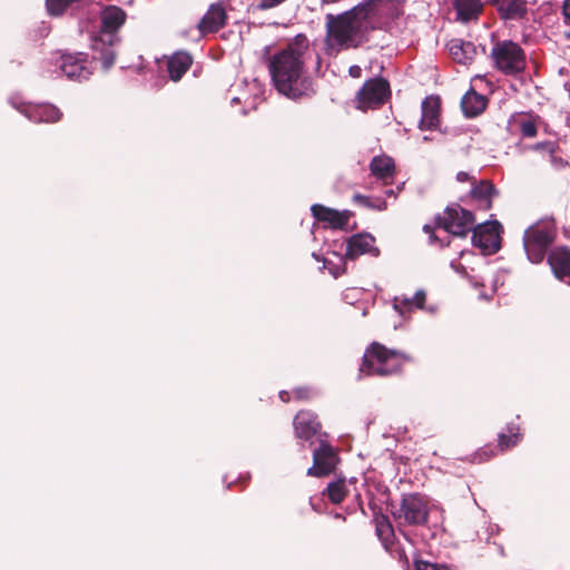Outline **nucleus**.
I'll return each mask as SVG.
<instances>
[{
    "label": "nucleus",
    "instance_id": "45",
    "mask_svg": "<svg viewBox=\"0 0 570 570\" xmlns=\"http://www.w3.org/2000/svg\"><path fill=\"white\" fill-rule=\"evenodd\" d=\"M357 499H358V501H360V502H358L360 508H361L362 512L364 513V509H363V507H362V501H361V495H360V494L357 495Z\"/></svg>",
    "mask_w": 570,
    "mask_h": 570
},
{
    "label": "nucleus",
    "instance_id": "43",
    "mask_svg": "<svg viewBox=\"0 0 570 570\" xmlns=\"http://www.w3.org/2000/svg\"><path fill=\"white\" fill-rule=\"evenodd\" d=\"M563 14L570 21V0H566L563 3Z\"/></svg>",
    "mask_w": 570,
    "mask_h": 570
},
{
    "label": "nucleus",
    "instance_id": "33",
    "mask_svg": "<svg viewBox=\"0 0 570 570\" xmlns=\"http://www.w3.org/2000/svg\"><path fill=\"white\" fill-rule=\"evenodd\" d=\"M394 308L403 314L405 312H411L415 306L412 297L402 295L394 298Z\"/></svg>",
    "mask_w": 570,
    "mask_h": 570
},
{
    "label": "nucleus",
    "instance_id": "26",
    "mask_svg": "<svg viewBox=\"0 0 570 570\" xmlns=\"http://www.w3.org/2000/svg\"><path fill=\"white\" fill-rule=\"evenodd\" d=\"M454 7L459 19L464 22L478 19L483 9L481 0H454Z\"/></svg>",
    "mask_w": 570,
    "mask_h": 570
},
{
    "label": "nucleus",
    "instance_id": "32",
    "mask_svg": "<svg viewBox=\"0 0 570 570\" xmlns=\"http://www.w3.org/2000/svg\"><path fill=\"white\" fill-rule=\"evenodd\" d=\"M548 159L551 167L557 171L570 168L569 163L560 155V149H557L553 154H551Z\"/></svg>",
    "mask_w": 570,
    "mask_h": 570
},
{
    "label": "nucleus",
    "instance_id": "38",
    "mask_svg": "<svg viewBox=\"0 0 570 570\" xmlns=\"http://www.w3.org/2000/svg\"><path fill=\"white\" fill-rule=\"evenodd\" d=\"M426 294L423 289L417 291L412 297L415 308H423Z\"/></svg>",
    "mask_w": 570,
    "mask_h": 570
},
{
    "label": "nucleus",
    "instance_id": "17",
    "mask_svg": "<svg viewBox=\"0 0 570 570\" xmlns=\"http://www.w3.org/2000/svg\"><path fill=\"white\" fill-rule=\"evenodd\" d=\"M498 195L499 191L492 181L484 179L472 185L469 197L475 209L489 210L492 208L493 198Z\"/></svg>",
    "mask_w": 570,
    "mask_h": 570
},
{
    "label": "nucleus",
    "instance_id": "7",
    "mask_svg": "<svg viewBox=\"0 0 570 570\" xmlns=\"http://www.w3.org/2000/svg\"><path fill=\"white\" fill-rule=\"evenodd\" d=\"M490 57L494 68L507 76H515L527 67L524 50L512 40H498L491 49Z\"/></svg>",
    "mask_w": 570,
    "mask_h": 570
},
{
    "label": "nucleus",
    "instance_id": "46",
    "mask_svg": "<svg viewBox=\"0 0 570 570\" xmlns=\"http://www.w3.org/2000/svg\"><path fill=\"white\" fill-rule=\"evenodd\" d=\"M424 230L425 232L430 230V227L429 226H424Z\"/></svg>",
    "mask_w": 570,
    "mask_h": 570
},
{
    "label": "nucleus",
    "instance_id": "19",
    "mask_svg": "<svg viewBox=\"0 0 570 570\" xmlns=\"http://www.w3.org/2000/svg\"><path fill=\"white\" fill-rule=\"evenodd\" d=\"M502 20H521L528 13L525 0H487Z\"/></svg>",
    "mask_w": 570,
    "mask_h": 570
},
{
    "label": "nucleus",
    "instance_id": "24",
    "mask_svg": "<svg viewBox=\"0 0 570 570\" xmlns=\"http://www.w3.org/2000/svg\"><path fill=\"white\" fill-rule=\"evenodd\" d=\"M193 63V57L185 51L175 52L167 61V71L173 81H178Z\"/></svg>",
    "mask_w": 570,
    "mask_h": 570
},
{
    "label": "nucleus",
    "instance_id": "30",
    "mask_svg": "<svg viewBox=\"0 0 570 570\" xmlns=\"http://www.w3.org/2000/svg\"><path fill=\"white\" fill-rule=\"evenodd\" d=\"M353 202L360 206L376 209V210H385L386 209V202L383 199H376L373 202L370 197L364 196L362 194H355L353 196Z\"/></svg>",
    "mask_w": 570,
    "mask_h": 570
},
{
    "label": "nucleus",
    "instance_id": "5",
    "mask_svg": "<svg viewBox=\"0 0 570 570\" xmlns=\"http://www.w3.org/2000/svg\"><path fill=\"white\" fill-rule=\"evenodd\" d=\"M430 512L429 498L419 492L403 493L400 502L396 505H391V513L399 530L402 527H426Z\"/></svg>",
    "mask_w": 570,
    "mask_h": 570
},
{
    "label": "nucleus",
    "instance_id": "25",
    "mask_svg": "<svg viewBox=\"0 0 570 570\" xmlns=\"http://www.w3.org/2000/svg\"><path fill=\"white\" fill-rule=\"evenodd\" d=\"M370 170L375 178L387 183L392 180L395 175V164L394 160L386 155L375 156L371 160Z\"/></svg>",
    "mask_w": 570,
    "mask_h": 570
},
{
    "label": "nucleus",
    "instance_id": "11",
    "mask_svg": "<svg viewBox=\"0 0 570 570\" xmlns=\"http://www.w3.org/2000/svg\"><path fill=\"white\" fill-rule=\"evenodd\" d=\"M337 461L335 450L328 443H321L313 453V465L307 470V475L326 476L335 470Z\"/></svg>",
    "mask_w": 570,
    "mask_h": 570
},
{
    "label": "nucleus",
    "instance_id": "2",
    "mask_svg": "<svg viewBox=\"0 0 570 570\" xmlns=\"http://www.w3.org/2000/svg\"><path fill=\"white\" fill-rule=\"evenodd\" d=\"M380 0H367L340 13L326 16L325 46L328 53L356 48L379 13Z\"/></svg>",
    "mask_w": 570,
    "mask_h": 570
},
{
    "label": "nucleus",
    "instance_id": "16",
    "mask_svg": "<svg viewBox=\"0 0 570 570\" xmlns=\"http://www.w3.org/2000/svg\"><path fill=\"white\" fill-rule=\"evenodd\" d=\"M227 23L226 9L222 2L212 3L197 24L202 35L215 33Z\"/></svg>",
    "mask_w": 570,
    "mask_h": 570
},
{
    "label": "nucleus",
    "instance_id": "27",
    "mask_svg": "<svg viewBox=\"0 0 570 570\" xmlns=\"http://www.w3.org/2000/svg\"><path fill=\"white\" fill-rule=\"evenodd\" d=\"M28 117L32 121L57 122L61 119L62 112L53 105H42L33 108Z\"/></svg>",
    "mask_w": 570,
    "mask_h": 570
},
{
    "label": "nucleus",
    "instance_id": "21",
    "mask_svg": "<svg viewBox=\"0 0 570 570\" xmlns=\"http://www.w3.org/2000/svg\"><path fill=\"white\" fill-rule=\"evenodd\" d=\"M548 264L553 275L564 281L570 277V249L567 246H558L548 254Z\"/></svg>",
    "mask_w": 570,
    "mask_h": 570
},
{
    "label": "nucleus",
    "instance_id": "4",
    "mask_svg": "<svg viewBox=\"0 0 570 570\" xmlns=\"http://www.w3.org/2000/svg\"><path fill=\"white\" fill-rule=\"evenodd\" d=\"M412 358L403 351L387 348L379 342H372L365 350L360 372L366 375L389 376L402 371Z\"/></svg>",
    "mask_w": 570,
    "mask_h": 570
},
{
    "label": "nucleus",
    "instance_id": "40",
    "mask_svg": "<svg viewBox=\"0 0 570 570\" xmlns=\"http://www.w3.org/2000/svg\"><path fill=\"white\" fill-rule=\"evenodd\" d=\"M393 557H396L402 562H407L406 553L403 549L399 548L395 543L393 551L390 552Z\"/></svg>",
    "mask_w": 570,
    "mask_h": 570
},
{
    "label": "nucleus",
    "instance_id": "1",
    "mask_svg": "<svg viewBox=\"0 0 570 570\" xmlns=\"http://www.w3.org/2000/svg\"><path fill=\"white\" fill-rule=\"evenodd\" d=\"M309 41L303 33L274 53L268 70L275 89L283 96L297 100L315 94L314 83L307 73Z\"/></svg>",
    "mask_w": 570,
    "mask_h": 570
},
{
    "label": "nucleus",
    "instance_id": "8",
    "mask_svg": "<svg viewBox=\"0 0 570 570\" xmlns=\"http://www.w3.org/2000/svg\"><path fill=\"white\" fill-rule=\"evenodd\" d=\"M474 223V214L459 204L448 206L443 215L435 218L436 227L458 237H465L473 229Z\"/></svg>",
    "mask_w": 570,
    "mask_h": 570
},
{
    "label": "nucleus",
    "instance_id": "10",
    "mask_svg": "<svg viewBox=\"0 0 570 570\" xmlns=\"http://www.w3.org/2000/svg\"><path fill=\"white\" fill-rule=\"evenodd\" d=\"M502 226L498 220L474 226L472 232V244L479 247L484 254H494L501 247L500 230Z\"/></svg>",
    "mask_w": 570,
    "mask_h": 570
},
{
    "label": "nucleus",
    "instance_id": "22",
    "mask_svg": "<svg viewBox=\"0 0 570 570\" xmlns=\"http://www.w3.org/2000/svg\"><path fill=\"white\" fill-rule=\"evenodd\" d=\"M448 49L453 60L459 63H470L476 56V47L471 41L452 39L448 42Z\"/></svg>",
    "mask_w": 570,
    "mask_h": 570
},
{
    "label": "nucleus",
    "instance_id": "41",
    "mask_svg": "<svg viewBox=\"0 0 570 570\" xmlns=\"http://www.w3.org/2000/svg\"><path fill=\"white\" fill-rule=\"evenodd\" d=\"M279 399L282 402L288 403V402H291V400H293V394H292V392H288V391H281Z\"/></svg>",
    "mask_w": 570,
    "mask_h": 570
},
{
    "label": "nucleus",
    "instance_id": "14",
    "mask_svg": "<svg viewBox=\"0 0 570 570\" xmlns=\"http://www.w3.org/2000/svg\"><path fill=\"white\" fill-rule=\"evenodd\" d=\"M311 212L313 217L326 226L333 229L344 230L347 228L348 222L353 216V213L350 210H337L334 208L326 207L322 204H314L311 207Z\"/></svg>",
    "mask_w": 570,
    "mask_h": 570
},
{
    "label": "nucleus",
    "instance_id": "23",
    "mask_svg": "<svg viewBox=\"0 0 570 570\" xmlns=\"http://www.w3.org/2000/svg\"><path fill=\"white\" fill-rule=\"evenodd\" d=\"M488 105L483 95L470 89L461 99V108L465 117L473 118L481 115Z\"/></svg>",
    "mask_w": 570,
    "mask_h": 570
},
{
    "label": "nucleus",
    "instance_id": "35",
    "mask_svg": "<svg viewBox=\"0 0 570 570\" xmlns=\"http://www.w3.org/2000/svg\"><path fill=\"white\" fill-rule=\"evenodd\" d=\"M415 570H453L451 567L446 564L432 563L429 561L417 560L415 561Z\"/></svg>",
    "mask_w": 570,
    "mask_h": 570
},
{
    "label": "nucleus",
    "instance_id": "34",
    "mask_svg": "<svg viewBox=\"0 0 570 570\" xmlns=\"http://www.w3.org/2000/svg\"><path fill=\"white\" fill-rule=\"evenodd\" d=\"M533 150H537L541 153L543 156L549 157L551 154H553L557 149H559V146L554 141H544V142H538L532 147Z\"/></svg>",
    "mask_w": 570,
    "mask_h": 570
},
{
    "label": "nucleus",
    "instance_id": "39",
    "mask_svg": "<svg viewBox=\"0 0 570 570\" xmlns=\"http://www.w3.org/2000/svg\"><path fill=\"white\" fill-rule=\"evenodd\" d=\"M286 0H261L258 8L262 10H268L282 4Z\"/></svg>",
    "mask_w": 570,
    "mask_h": 570
},
{
    "label": "nucleus",
    "instance_id": "29",
    "mask_svg": "<svg viewBox=\"0 0 570 570\" xmlns=\"http://www.w3.org/2000/svg\"><path fill=\"white\" fill-rule=\"evenodd\" d=\"M324 495H327L328 500L334 504H340L343 502L347 494V489L345 484V480L340 479L327 484L326 490L323 492Z\"/></svg>",
    "mask_w": 570,
    "mask_h": 570
},
{
    "label": "nucleus",
    "instance_id": "9",
    "mask_svg": "<svg viewBox=\"0 0 570 570\" xmlns=\"http://www.w3.org/2000/svg\"><path fill=\"white\" fill-rule=\"evenodd\" d=\"M391 96L390 83L382 77L366 80L356 92V108L366 111L382 107Z\"/></svg>",
    "mask_w": 570,
    "mask_h": 570
},
{
    "label": "nucleus",
    "instance_id": "13",
    "mask_svg": "<svg viewBox=\"0 0 570 570\" xmlns=\"http://www.w3.org/2000/svg\"><path fill=\"white\" fill-rule=\"evenodd\" d=\"M368 507L373 513V522L375 524V533L377 538L382 542L384 549L387 552H392L396 541L392 522L375 502H370Z\"/></svg>",
    "mask_w": 570,
    "mask_h": 570
},
{
    "label": "nucleus",
    "instance_id": "42",
    "mask_svg": "<svg viewBox=\"0 0 570 570\" xmlns=\"http://www.w3.org/2000/svg\"><path fill=\"white\" fill-rule=\"evenodd\" d=\"M471 179H472L471 176L468 173H465V171H459L456 174V180L458 181L464 183V181H469Z\"/></svg>",
    "mask_w": 570,
    "mask_h": 570
},
{
    "label": "nucleus",
    "instance_id": "12",
    "mask_svg": "<svg viewBox=\"0 0 570 570\" xmlns=\"http://www.w3.org/2000/svg\"><path fill=\"white\" fill-rule=\"evenodd\" d=\"M60 69L69 79L77 81L87 80L92 73L87 55L82 52L62 55L60 58Z\"/></svg>",
    "mask_w": 570,
    "mask_h": 570
},
{
    "label": "nucleus",
    "instance_id": "20",
    "mask_svg": "<svg viewBox=\"0 0 570 570\" xmlns=\"http://www.w3.org/2000/svg\"><path fill=\"white\" fill-rule=\"evenodd\" d=\"M421 130H434L440 125L441 100L436 96H429L422 101Z\"/></svg>",
    "mask_w": 570,
    "mask_h": 570
},
{
    "label": "nucleus",
    "instance_id": "6",
    "mask_svg": "<svg viewBox=\"0 0 570 570\" xmlns=\"http://www.w3.org/2000/svg\"><path fill=\"white\" fill-rule=\"evenodd\" d=\"M557 237L553 220H539L529 226L523 235V247L528 259L533 264L541 263Z\"/></svg>",
    "mask_w": 570,
    "mask_h": 570
},
{
    "label": "nucleus",
    "instance_id": "44",
    "mask_svg": "<svg viewBox=\"0 0 570 570\" xmlns=\"http://www.w3.org/2000/svg\"><path fill=\"white\" fill-rule=\"evenodd\" d=\"M350 75L353 78H358L361 76V68L358 66H352L350 68Z\"/></svg>",
    "mask_w": 570,
    "mask_h": 570
},
{
    "label": "nucleus",
    "instance_id": "37",
    "mask_svg": "<svg viewBox=\"0 0 570 570\" xmlns=\"http://www.w3.org/2000/svg\"><path fill=\"white\" fill-rule=\"evenodd\" d=\"M494 455H495L494 450L491 446H485V448L481 449L475 454V459H478V462L481 463V462L488 461L489 459H491Z\"/></svg>",
    "mask_w": 570,
    "mask_h": 570
},
{
    "label": "nucleus",
    "instance_id": "31",
    "mask_svg": "<svg viewBox=\"0 0 570 570\" xmlns=\"http://www.w3.org/2000/svg\"><path fill=\"white\" fill-rule=\"evenodd\" d=\"M519 127L523 138H533L538 134L537 121L532 117L522 119L519 122Z\"/></svg>",
    "mask_w": 570,
    "mask_h": 570
},
{
    "label": "nucleus",
    "instance_id": "15",
    "mask_svg": "<svg viewBox=\"0 0 570 570\" xmlns=\"http://www.w3.org/2000/svg\"><path fill=\"white\" fill-rule=\"evenodd\" d=\"M375 238L367 233L352 235L347 239L345 258L354 261L364 254L377 256L380 250L375 247Z\"/></svg>",
    "mask_w": 570,
    "mask_h": 570
},
{
    "label": "nucleus",
    "instance_id": "18",
    "mask_svg": "<svg viewBox=\"0 0 570 570\" xmlns=\"http://www.w3.org/2000/svg\"><path fill=\"white\" fill-rule=\"evenodd\" d=\"M295 436L307 441L318 433L322 425L317 420V415L309 410H301L293 421Z\"/></svg>",
    "mask_w": 570,
    "mask_h": 570
},
{
    "label": "nucleus",
    "instance_id": "36",
    "mask_svg": "<svg viewBox=\"0 0 570 570\" xmlns=\"http://www.w3.org/2000/svg\"><path fill=\"white\" fill-rule=\"evenodd\" d=\"M293 400L308 401L312 396V391L308 386H298L292 390Z\"/></svg>",
    "mask_w": 570,
    "mask_h": 570
},
{
    "label": "nucleus",
    "instance_id": "28",
    "mask_svg": "<svg viewBox=\"0 0 570 570\" xmlns=\"http://www.w3.org/2000/svg\"><path fill=\"white\" fill-rule=\"evenodd\" d=\"M519 430H520L519 426L511 424V425L507 426L508 433L499 434L498 449L501 452H504V451L515 446L520 442L521 434L519 433Z\"/></svg>",
    "mask_w": 570,
    "mask_h": 570
},
{
    "label": "nucleus",
    "instance_id": "3",
    "mask_svg": "<svg viewBox=\"0 0 570 570\" xmlns=\"http://www.w3.org/2000/svg\"><path fill=\"white\" fill-rule=\"evenodd\" d=\"M126 12L117 6H107L100 13V30L94 39L92 48L99 52L104 68H110L117 57L115 46L119 43V29L126 22Z\"/></svg>",
    "mask_w": 570,
    "mask_h": 570
}]
</instances>
